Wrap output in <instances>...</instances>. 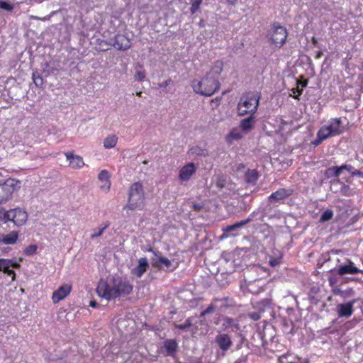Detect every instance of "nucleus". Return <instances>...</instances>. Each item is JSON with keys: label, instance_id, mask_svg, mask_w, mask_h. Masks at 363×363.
Wrapping results in <instances>:
<instances>
[{"label": "nucleus", "instance_id": "1", "mask_svg": "<svg viewBox=\"0 0 363 363\" xmlns=\"http://www.w3.org/2000/svg\"><path fill=\"white\" fill-rule=\"evenodd\" d=\"M133 290L130 283L120 277H113L109 282L101 280L96 292L98 295L107 300H111L123 295H128Z\"/></svg>", "mask_w": 363, "mask_h": 363}, {"label": "nucleus", "instance_id": "2", "mask_svg": "<svg viewBox=\"0 0 363 363\" xmlns=\"http://www.w3.org/2000/svg\"><path fill=\"white\" fill-rule=\"evenodd\" d=\"M191 86L196 94L211 96L220 89V83L214 77L206 75L201 81L194 80Z\"/></svg>", "mask_w": 363, "mask_h": 363}, {"label": "nucleus", "instance_id": "3", "mask_svg": "<svg viewBox=\"0 0 363 363\" xmlns=\"http://www.w3.org/2000/svg\"><path fill=\"white\" fill-rule=\"evenodd\" d=\"M260 96L258 93L250 92L243 95L238 104V114L245 116L253 115L257 110Z\"/></svg>", "mask_w": 363, "mask_h": 363}, {"label": "nucleus", "instance_id": "4", "mask_svg": "<svg viewBox=\"0 0 363 363\" xmlns=\"http://www.w3.org/2000/svg\"><path fill=\"white\" fill-rule=\"evenodd\" d=\"M144 204V192L142 184L135 183L131 185L129 191L128 204L124 209L131 211L141 209Z\"/></svg>", "mask_w": 363, "mask_h": 363}, {"label": "nucleus", "instance_id": "5", "mask_svg": "<svg viewBox=\"0 0 363 363\" xmlns=\"http://www.w3.org/2000/svg\"><path fill=\"white\" fill-rule=\"evenodd\" d=\"M341 123L340 118H332L319 129L317 135L324 140L330 137L338 135L342 133Z\"/></svg>", "mask_w": 363, "mask_h": 363}, {"label": "nucleus", "instance_id": "6", "mask_svg": "<svg viewBox=\"0 0 363 363\" xmlns=\"http://www.w3.org/2000/svg\"><path fill=\"white\" fill-rule=\"evenodd\" d=\"M16 185L17 182L13 179H8L0 184V203H5L11 198Z\"/></svg>", "mask_w": 363, "mask_h": 363}, {"label": "nucleus", "instance_id": "7", "mask_svg": "<svg viewBox=\"0 0 363 363\" xmlns=\"http://www.w3.org/2000/svg\"><path fill=\"white\" fill-rule=\"evenodd\" d=\"M149 251L153 252L155 255V258L152 259V264L153 267L160 269H167L170 271H173L177 268V263H174L169 259L162 256L160 252L156 253L151 248Z\"/></svg>", "mask_w": 363, "mask_h": 363}, {"label": "nucleus", "instance_id": "8", "mask_svg": "<svg viewBox=\"0 0 363 363\" xmlns=\"http://www.w3.org/2000/svg\"><path fill=\"white\" fill-rule=\"evenodd\" d=\"M7 219H9V221H12L15 225L19 227L26 223L28 214L24 210L16 208L8 211Z\"/></svg>", "mask_w": 363, "mask_h": 363}, {"label": "nucleus", "instance_id": "9", "mask_svg": "<svg viewBox=\"0 0 363 363\" xmlns=\"http://www.w3.org/2000/svg\"><path fill=\"white\" fill-rule=\"evenodd\" d=\"M287 35L286 29L284 27L274 25L272 40L277 46L281 47L285 43Z\"/></svg>", "mask_w": 363, "mask_h": 363}, {"label": "nucleus", "instance_id": "10", "mask_svg": "<svg viewBox=\"0 0 363 363\" xmlns=\"http://www.w3.org/2000/svg\"><path fill=\"white\" fill-rule=\"evenodd\" d=\"M20 264L11 259H0V271L4 272L9 276H11V280L13 281L16 279V274L10 267L18 269Z\"/></svg>", "mask_w": 363, "mask_h": 363}, {"label": "nucleus", "instance_id": "11", "mask_svg": "<svg viewBox=\"0 0 363 363\" xmlns=\"http://www.w3.org/2000/svg\"><path fill=\"white\" fill-rule=\"evenodd\" d=\"M360 272L361 270L355 267L354 262L350 259H347L346 262L340 264L337 269V274L342 277L346 274H356Z\"/></svg>", "mask_w": 363, "mask_h": 363}, {"label": "nucleus", "instance_id": "12", "mask_svg": "<svg viewBox=\"0 0 363 363\" xmlns=\"http://www.w3.org/2000/svg\"><path fill=\"white\" fill-rule=\"evenodd\" d=\"M111 45L118 50H126L130 48V40L124 35H116L113 39H111Z\"/></svg>", "mask_w": 363, "mask_h": 363}, {"label": "nucleus", "instance_id": "13", "mask_svg": "<svg viewBox=\"0 0 363 363\" xmlns=\"http://www.w3.org/2000/svg\"><path fill=\"white\" fill-rule=\"evenodd\" d=\"M71 286L69 284H64L52 294V299L53 303H56L66 298L71 291Z\"/></svg>", "mask_w": 363, "mask_h": 363}, {"label": "nucleus", "instance_id": "14", "mask_svg": "<svg viewBox=\"0 0 363 363\" xmlns=\"http://www.w3.org/2000/svg\"><path fill=\"white\" fill-rule=\"evenodd\" d=\"M196 172V166L194 163L189 162L184 165L179 171V179L182 182L189 181L191 177Z\"/></svg>", "mask_w": 363, "mask_h": 363}, {"label": "nucleus", "instance_id": "15", "mask_svg": "<svg viewBox=\"0 0 363 363\" xmlns=\"http://www.w3.org/2000/svg\"><path fill=\"white\" fill-rule=\"evenodd\" d=\"M294 190L291 188H282L278 189L277 191L272 193L269 196V201H279L285 199L293 194Z\"/></svg>", "mask_w": 363, "mask_h": 363}, {"label": "nucleus", "instance_id": "16", "mask_svg": "<svg viewBox=\"0 0 363 363\" xmlns=\"http://www.w3.org/2000/svg\"><path fill=\"white\" fill-rule=\"evenodd\" d=\"M149 267L146 257H141L138 259V264L132 269V274L137 277H141Z\"/></svg>", "mask_w": 363, "mask_h": 363}, {"label": "nucleus", "instance_id": "17", "mask_svg": "<svg viewBox=\"0 0 363 363\" xmlns=\"http://www.w3.org/2000/svg\"><path fill=\"white\" fill-rule=\"evenodd\" d=\"M216 342L223 350H228L232 345L230 337L228 334H219L216 337Z\"/></svg>", "mask_w": 363, "mask_h": 363}, {"label": "nucleus", "instance_id": "18", "mask_svg": "<svg viewBox=\"0 0 363 363\" xmlns=\"http://www.w3.org/2000/svg\"><path fill=\"white\" fill-rule=\"evenodd\" d=\"M66 159L69 162V166L74 169L82 168L84 165L82 157L79 155H75L70 152L65 153Z\"/></svg>", "mask_w": 363, "mask_h": 363}, {"label": "nucleus", "instance_id": "19", "mask_svg": "<svg viewBox=\"0 0 363 363\" xmlns=\"http://www.w3.org/2000/svg\"><path fill=\"white\" fill-rule=\"evenodd\" d=\"M98 179L101 182L100 189L104 191H108L111 187L110 174L106 169L100 172Z\"/></svg>", "mask_w": 363, "mask_h": 363}, {"label": "nucleus", "instance_id": "20", "mask_svg": "<svg viewBox=\"0 0 363 363\" xmlns=\"http://www.w3.org/2000/svg\"><path fill=\"white\" fill-rule=\"evenodd\" d=\"M18 238V233L16 231H11L8 234H3L0 236V244L4 245H13Z\"/></svg>", "mask_w": 363, "mask_h": 363}, {"label": "nucleus", "instance_id": "21", "mask_svg": "<svg viewBox=\"0 0 363 363\" xmlns=\"http://www.w3.org/2000/svg\"><path fill=\"white\" fill-rule=\"evenodd\" d=\"M338 315L340 317H350L353 311V302H347L344 304H340Z\"/></svg>", "mask_w": 363, "mask_h": 363}, {"label": "nucleus", "instance_id": "22", "mask_svg": "<svg viewBox=\"0 0 363 363\" xmlns=\"http://www.w3.org/2000/svg\"><path fill=\"white\" fill-rule=\"evenodd\" d=\"M254 213H252L247 219L238 222L235 224L228 225L223 228L225 233H230L237 230L239 228L244 226L245 225L250 223L253 220Z\"/></svg>", "mask_w": 363, "mask_h": 363}, {"label": "nucleus", "instance_id": "23", "mask_svg": "<svg viewBox=\"0 0 363 363\" xmlns=\"http://www.w3.org/2000/svg\"><path fill=\"white\" fill-rule=\"evenodd\" d=\"M223 329L224 330L235 331L238 330V322L229 317H225L223 318Z\"/></svg>", "mask_w": 363, "mask_h": 363}, {"label": "nucleus", "instance_id": "24", "mask_svg": "<svg viewBox=\"0 0 363 363\" xmlns=\"http://www.w3.org/2000/svg\"><path fill=\"white\" fill-rule=\"evenodd\" d=\"M255 125V116L253 115H250V116L244 118L240 122V128L241 129L247 133L251 130Z\"/></svg>", "mask_w": 363, "mask_h": 363}, {"label": "nucleus", "instance_id": "25", "mask_svg": "<svg viewBox=\"0 0 363 363\" xmlns=\"http://www.w3.org/2000/svg\"><path fill=\"white\" fill-rule=\"evenodd\" d=\"M118 137L116 135H108L104 140V147L110 149L116 146Z\"/></svg>", "mask_w": 363, "mask_h": 363}, {"label": "nucleus", "instance_id": "26", "mask_svg": "<svg viewBox=\"0 0 363 363\" xmlns=\"http://www.w3.org/2000/svg\"><path fill=\"white\" fill-rule=\"evenodd\" d=\"M222 70L223 63L220 61H217L207 75L210 77H214L215 78L218 79V76L221 73Z\"/></svg>", "mask_w": 363, "mask_h": 363}, {"label": "nucleus", "instance_id": "27", "mask_svg": "<svg viewBox=\"0 0 363 363\" xmlns=\"http://www.w3.org/2000/svg\"><path fill=\"white\" fill-rule=\"evenodd\" d=\"M258 179V173L256 170H248L245 174V180L248 183L255 184Z\"/></svg>", "mask_w": 363, "mask_h": 363}, {"label": "nucleus", "instance_id": "28", "mask_svg": "<svg viewBox=\"0 0 363 363\" xmlns=\"http://www.w3.org/2000/svg\"><path fill=\"white\" fill-rule=\"evenodd\" d=\"M109 225L110 223L108 222H106L103 224L102 227L99 228L98 229H94L90 236L91 238L94 239L100 237L104 233V230L109 227Z\"/></svg>", "mask_w": 363, "mask_h": 363}, {"label": "nucleus", "instance_id": "29", "mask_svg": "<svg viewBox=\"0 0 363 363\" xmlns=\"http://www.w3.org/2000/svg\"><path fill=\"white\" fill-rule=\"evenodd\" d=\"M190 152L191 155H196V156L206 157L208 155V151L206 149L202 148L199 146H195V147H191L190 150Z\"/></svg>", "mask_w": 363, "mask_h": 363}, {"label": "nucleus", "instance_id": "30", "mask_svg": "<svg viewBox=\"0 0 363 363\" xmlns=\"http://www.w3.org/2000/svg\"><path fill=\"white\" fill-rule=\"evenodd\" d=\"M191 6L190 11L192 14L195 13L199 9L203 0H190Z\"/></svg>", "mask_w": 363, "mask_h": 363}, {"label": "nucleus", "instance_id": "31", "mask_svg": "<svg viewBox=\"0 0 363 363\" xmlns=\"http://www.w3.org/2000/svg\"><path fill=\"white\" fill-rule=\"evenodd\" d=\"M333 216V212L331 210H326L320 216V221L325 222L332 219Z\"/></svg>", "mask_w": 363, "mask_h": 363}, {"label": "nucleus", "instance_id": "32", "mask_svg": "<svg viewBox=\"0 0 363 363\" xmlns=\"http://www.w3.org/2000/svg\"><path fill=\"white\" fill-rule=\"evenodd\" d=\"M167 350L169 352V353H172L173 352H174L176 350V348H177V343L174 340H169V341H167L165 342V345H164Z\"/></svg>", "mask_w": 363, "mask_h": 363}, {"label": "nucleus", "instance_id": "33", "mask_svg": "<svg viewBox=\"0 0 363 363\" xmlns=\"http://www.w3.org/2000/svg\"><path fill=\"white\" fill-rule=\"evenodd\" d=\"M33 80L34 84L38 87L42 86L43 84V78L37 72L33 73Z\"/></svg>", "mask_w": 363, "mask_h": 363}, {"label": "nucleus", "instance_id": "34", "mask_svg": "<svg viewBox=\"0 0 363 363\" xmlns=\"http://www.w3.org/2000/svg\"><path fill=\"white\" fill-rule=\"evenodd\" d=\"M192 325V318L186 320L184 324L176 325V328L181 330H186Z\"/></svg>", "mask_w": 363, "mask_h": 363}, {"label": "nucleus", "instance_id": "35", "mask_svg": "<svg viewBox=\"0 0 363 363\" xmlns=\"http://www.w3.org/2000/svg\"><path fill=\"white\" fill-rule=\"evenodd\" d=\"M146 77L145 72L143 69H138L135 74V79L138 82H142L145 79Z\"/></svg>", "mask_w": 363, "mask_h": 363}, {"label": "nucleus", "instance_id": "36", "mask_svg": "<svg viewBox=\"0 0 363 363\" xmlns=\"http://www.w3.org/2000/svg\"><path fill=\"white\" fill-rule=\"evenodd\" d=\"M7 214L8 211H6L4 208L0 209V225L9 221V219H7Z\"/></svg>", "mask_w": 363, "mask_h": 363}, {"label": "nucleus", "instance_id": "37", "mask_svg": "<svg viewBox=\"0 0 363 363\" xmlns=\"http://www.w3.org/2000/svg\"><path fill=\"white\" fill-rule=\"evenodd\" d=\"M0 9L11 11L13 9V6L10 3L0 1Z\"/></svg>", "mask_w": 363, "mask_h": 363}, {"label": "nucleus", "instance_id": "38", "mask_svg": "<svg viewBox=\"0 0 363 363\" xmlns=\"http://www.w3.org/2000/svg\"><path fill=\"white\" fill-rule=\"evenodd\" d=\"M37 251V246L35 245H30L27 247L25 250V254L27 255H30L35 253Z\"/></svg>", "mask_w": 363, "mask_h": 363}, {"label": "nucleus", "instance_id": "39", "mask_svg": "<svg viewBox=\"0 0 363 363\" xmlns=\"http://www.w3.org/2000/svg\"><path fill=\"white\" fill-rule=\"evenodd\" d=\"M215 308L216 307L213 304H211L203 311L201 313L200 316L203 317L207 314L213 313L215 311Z\"/></svg>", "mask_w": 363, "mask_h": 363}, {"label": "nucleus", "instance_id": "40", "mask_svg": "<svg viewBox=\"0 0 363 363\" xmlns=\"http://www.w3.org/2000/svg\"><path fill=\"white\" fill-rule=\"evenodd\" d=\"M328 171L333 174V175L335 177H337L340 176L342 171L340 170V168L339 167H333L330 169H328Z\"/></svg>", "mask_w": 363, "mask_h": 363}, {"label": "nucleus", "instance_id": "41", "mask_svg": "<svg viewBox=\"0 0 363 363\" xmlns=\"http://www.w3.org/2000/svg\"><path fill=\"white\" fill-rule=\"evenodd\" d=\"M230 137L234 140H239L242 137V135L240 133L235 130H233L230 133Z\"/></svg>", "mask_w": 363, "mask_h": 363}, {"label": "nucleus", "instance_id": "42", "mask_svg": "<svg viewBox=\"0 0 363 363\" xmlns=\"http://www.w3.org/2000/svg\"><path fill=\"white\" fill-rule=\"evenodd\" d=\"M100 45H101V50H108L109 48H110V46H111V42L109 43H108L106 41H102L101 43H100Z\"/></svg>", "mask_w": 363, "mask_h": 363}, {"label": "nucleus", "instance_id": "43", "mask_svg": "<svg viewBox=\"0 0 363 363\" xmlns=\"http://www.w3.org/2000/svg\"><path fill=\"white\" fill-rule=\"evenodd\" d=\"M350 172H351V174L352 176H357L359 177H363V173L358 169H354L353 168V169L352 171H350Z\"/></svg>", "mask_w": 363, "mask_h": 363}, {"label": "nucleus", "instance_id": "44", "mask_svg": "<svg viewBox=\"0 0 363 363\" xmlns=\"http://www.w3.org/2000/svg\"><path fill=\"white\" fill-rule=\"evenodd\" d=\"M249 316L253 319L254 320H257L260 318V315L259 313L253 312L249 314Z\"/></svg>", "mask_w": 363, "mask_h": 363}, {"label": "nucleus", "instance_id": "45", "mask_svg": "<svg viewBox=\"0 0 363 363\" xmlns=\"http://www.w3.org/2000/svg\"><path fill=\"white\" fill-rule=\"evenodd\" d=\"M339 168H340V170L342 171V170H347L348 172H350L353 169V167L351 166V165H349V164H343L340 167H339Z\"/></svg>", "mask_w": 363, "mask_h": 363}, {"label": "nucleus", "instance_id": "46", "mask_svg": "<svg viewBox=\"0 0 363 363\" xmlns=\"http://www.w3.org/2000/svg\"><path fill=\"white\" fill-rule=\"evenodd\" d=\"M324 140L320 138V136H318L317 135V138L315 140H314L312 143L313 145L318 146Z\"/></svg>", "mask_w": 363, "mask_h": 363}, {"label": "nucleus", "instance_id": "47", "mask_svg": "<svg viewBox=\"0 0 363 363\" xmlns=\"http://www.w3.org/2000/svg\"><path fill=\"white\" fill-rule=\"evenodd\" d=\"M172 82V80L170 79L163 82L162 83H161L159 86L160 87H162V88H165L167 87L170 83Z\"/></svg>", "mask_w": 363, "mask_h": 363}, {"label": "nucleus", "instance_id": "48", "mask_svg": "<svg viewBox=\"0 0 363 363\" xmlns=\"http://www.w3.org/2000/svg\"><path fill=\"white\" fill-rule=\"evenodd\" d=\"M269 264L272 267H275L279 264V261L277 259H270Z\"/></svg>", "mask_w": 363, "mask_h": 363}, {"label": "nucleus", "instance_id": "49", "mask_svg": "<svg viewBox=\"0 0 363 363\" xmlns=\"http://www.w3.org/2000/svg\"><path fill=\"white\" fill-rule=\"evenodd\" d=\"M291 91L293 94H297L298 96L301 95L302 94L303 89H299L298 88H294L291 89Z\"/></svg>", "mask_w": 363, "mask_h": 363}, {"label": "nucleus", "instance_id": "50", "mask_svg": "<svg viewBox=\"0 0 363 363\" xmlns=\"http://www.w3.org/2000/svg\"><path fill=\"white\" fill-rule=\"evenodd\" d=\"M203 208V205L199 203H194L193 204V208L196 211H199Z\"/></svg>", "mask_w": 363, "mask_h": 363}, {"label": "nucleus", "instance_id": "51", "mask_svg": "<svg viewBox=\"0 0 363 363\" xmlns=\"http://www.w3.org/2000/svg\"><path fill=\"white\" fill-rule=\"evenodd\" d=\"M328 281H329V283H330V286H333L336 283V279L335 277H330L328 278Z\"/></svg>", "mask_w": 363, "mask_h": 363}, {"label": "nucleus", "instance_id": "52", "mask_svg": "<svg viewBox=\"0 0 363 363\" xmlns=\"http://www.w3.org/2000/svg\"><path fill=\"white\" fill-rule=\"evenodd\" d=\"M298 85H301L302 88L306 87L308 84L307 81H299L297 82Z\"/></svg>", "mask_w": 363, "mask_h": 363}, {"label": "nucleus", "instance_id": "53", "mask_svg": "<svg viewBox=\"0 0 363 363\" xmlns=\"http://www.w3.org/2000/svg\"><path fill=\"white\" fill-rule=\"evenodd\" d=\"M96 305H97V303L96 301H91L89 303V306L93 308L96 307Z\"/></svg>", "mask_w": 363, "mask_h": 363}, {"label": "nucleus", "instance_id": "54", "mask_svg": "<svg viewBox=\"0 0 363 363\" xmlns=\"http://www.w3.org/2000/svg\"><path fill=\"white\" fill-rule=\"evenodd\" d=\"M312 42L314 45H315L317 43V40L315 38H312Z\"/></svg>", "mask_w": 363, "mask_h": 363}, {"label": "nucleus", "instance_id": "55", "mask_svg": "<svg viewBox=\"0 0 363 363\" xmlns=\"http://www.w3.org/2000/svg\"><path fill=\"white\" fill-rule=\"evenodd\" d=\"M136 95L138 96H141L142 95V91H137L136 93Z\"/></svg>", "mask_w": 363, "mask_h": 363}, {"label": "nucleus", "instance_id": "56", "mask_svg": "<svg viewBox=\"0 0 363 363\" xmlns=\"http://www.w3.org/2000/svg\"><path fill=\"white\" fill-rule=\"evenodd\" d=\"M321 55H322V52H320L317 55V57H318H318H320L321 56Z\"/></svg>", "mask_w": 363, "mask_h": 363}, {"label": "nucleus", "instance_id": "57", "mask_svg": "<svg viewBox=\"0 0 363 363\" xmlns=\"http://www.w3.org/2000/svg\"><path fill=\"white\" fill-rule=\"evenodd\" d=\"M349 189V187H348L347 186H343V188H342V189Z\"/></svg>", "mask_w": 363, "mask_h": 363}]
</instances>
